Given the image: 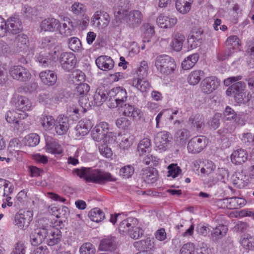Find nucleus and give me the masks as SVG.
Returning a JSON list of instances; mask_svg holds the SVG:
<instances>
[{
	"label": "nucleus",
	"mask_w": 254,
	"mask_h": 254,
	"mask_svg": "<svg viewBox=\"0 0 254 254\" xmlns=\"http://www.w3.org/2000/svg\"><path fill=\"white\" fill-rule=\"evenodd\" d=\"M96 64L98 67L102 70L111 69L114 65L113 60L107 56H101L96 60Z\"/></svg>",
	"instance_id": "a878e982"
},
{
	"label": "nucleus",
	"mask_w": 254,
	"mask_h": 254,
	"mask_svg": "<svg viewBox=\"0 0 254 254\" xmlns=\"http://www.w3.org/2000/svg\"><path fill=\"white\" fill-rule=\"evenodd\" d=\"M119 173L124 178H129L134 173V168L131 165L125 166L120 169Z\"/></svg>",
	"instance_id": "680f3d73"
},
{
	"label": "nucleus",
	"mask_w": 254,
	"mask_h": 254,
	"mask_svg": "<svg viewBox=\"0 0 254 254\" xmlns=\"http://www.w3.org/2000/svg\"><path fill=\"white\" fill-rule=\"evenodd\" d=\"M27 114H22L17 113L15 111H8L5 115V119L6 121L10 124L18 123V119H24L27 117Z\"/></svg>",
	"instance_id": "a19ab883"
},
{
	"label": "nucleus",
	"mask_w": 254,
	"mask_h": 254,
	"mask_svg": "<svg viewBox=\"0 0 254 254\" xmlns=\"http://www.w3.org/2000/svg\"><path fill=\"white\" fill-rule=\"evenodd\" d=\"M109 91L106 90L104 87H99L97 88L93 96L90 97V99H93V102L94 106H100L104 102L108 99Z\"/></svg>",
	"instance_id": "4be33fe9"
},
{
	"label": "nucleus",
	"mask_w": 254,
	"mask_h": 254,
	"mask_svg": "<svg viewBox=\"0 0 254 254\" xmlns=\"http://www.w3.org/2000/svg\"><path fill=\"white\" fill-rule=\"evenodd\" d=\"M90 90V86L86 83L78 84L74 91V95L77 97L87 95Z\"/></svg>",
	"instance_id": "8fccbe9b"
},
{
	"label": "nucleus",
	"mask_w": 254,
	"mask_h": 254,
	"mask_svg": "<svg viewBox=\"0 0 254 254\" xmlns=\"http://www.w3.org/2000/svg\"><path fill=\"white\" fill-rule=\"evenodd\" d=\"M48 228L39 227L34 229L31 233L30 238L32 245L37 246L41 244L47 237Z\"/></svg>",
	"instance_id": "f8f14e48"
},
{
	"label": "nucleus",
	"mask_w": 254,
	"mask_h": 254,
	"mask_svg": "<svg viewBox=\"0 0 254 254\" xmlns=\"http://www.w3.org/2000/svg\"><path fill=\"white\" fill-rule=\"evenodd\" d=\"M9 73L13 79L21 82L28 81L31 77L29 71L21 65H14L10 67Z\"/></svg>",
	"instance_id": "39448f33"
},
{
	"label": "nucleus",
	"mask_w": 254,
	"mask_h": 254,
	"mask_svg": "<svg viewBox=\"0 0 254 254\" xmlns=\"http://www.w3.org/2000/svg\"><path fill=\"white\" fill-rule=\"evenodd\" d=\"M245 88V82L238 81L229 87L226 91V94L228 96H234L237 103H242Z\"/></svg>",
	"instance_id": "423d86ee"
},
{
	"label": "nucleus",
	"mask_w": 254,
	"mask_h": 254,
	"mask_svg": "<svg viewBox=\"0 0 254 254\" xmlns=\"http://www.w3.org/2000/svg\"><path fill=\"white\" fill-rule=\"evenodd\" d=\"M75 55L71 52H64L61 54L59 62L62 68L65 71L72 70L76 64Z\"/></svg>",
	"instance_id": "6e6552de"
},
{
	"label": "nucleus",
	"mask_w": 254,
	"mask_h": 254,
	"mask_svg": "<svg viewBox=\"0 0 254 254\" xmlns=\"http://www.w3.org/2000/svg\"><path fill=\"white\" fill-rule=\"evenodd\" d=\"M71 11L75 15L83 14L85 11V8L83 4L74 2L71 6Z\"/></svg>",
	"instance_id": "69168bd1"
},
{
	"label": "nucleus",
	"mask_w": 254,
	"mask_h": 254,
	"mask_svg": "<svg viewBox=\"0 0 254 254\" xmlns=\"http://www.w3.org/2000/svg\"><path fill=\"white\" fill-rule=\"evenodd\" d=\"M203 38V31L201 28H195L191 31L188 38V43L190 49H193L200 44V41Z\"/></svg>",
	"instance_id": "aec40b11"
},
{
	"label": "nucleus",
	"mask_w": 254,
	"mask_h": 254,
	"mask_svg": "<svg viewBox=\"0 0 254 254\" xmlns=\"http://www.w3.org/2000/svg\"><path fill=\"white\" fill-rule=\"evenodd\" d=\"M134 246L136 248L141 250L151 249L153 247V243L150 238H147L144 240L135 242Z\"/></svg>",
	"instance_id": "13d9d810"
},
{
	"label": "nucleus",
	"mask_w": 254,
	"mask_h": 254,
	"mask_svg": "<svg viewBox=\"0 0 254 254\" xmlns=\"http://www.w3.org/2000/svg\"><path fill=\"white\" fill-rule=\"evenodd\" d=\"M17 110L21 112L20 113L26 114L25 111H29L31 109V103L29 100L25 97L18 96L15 103Z\"/></svg>",
	"instance_id": "c756f323"
},
{
	"label": "nucleus",
	"mask_w": 254,
	"mask_h": 254,
	"mask_svg": "<svg viewBox=\"0 0 254 254\" xmlns=\"http://www.w3.org/2000/svg\"><path fill=\"white\" fill-rule=\"evenodd\" d=\"M155 66L159 72L166 75L172 73L176 67L174 60L166 55H160L156 57Z\"/></svg>",
	"instance_id": "7ed1b4c3"
},
{
	"label": "nucleus",
	"mask_w": 254,
	"mask_h": 254,
	"mask_svg": "<svg viewBox=\"0 0 254 254\" xmlns=\"http://www.w3.org/2000/svg\"><path fill=\"white\" fill-rule=\"evenodd\" d=\"M204 75L205 73L203 70L200 69L194 70L188 75V82L191 85H197Z\"/></svg>",
	"instance_id": "e433bc0d"
},
{
	"label": "nucleus",
	"mask_w": 254,
	"mask_h": 254,
	"mask_svg": "<svg viewBox=\"0 0 254 254\" xmlns=\"http://www.w3.org/2000/svg\"><path fill=\"white\" fill-rule=\"evenodd\" d=\"M32 213L29 211L20 210L14 216L13 224L17 228L23 229L27 227L31 220Z\"/></svg>",
	"instance_id": "0eeeda50"
},
{
	"label": "nucleus",
	"mask_w": 254,
	"mask_h": 254,
	"mask_svg": "<svg viewBox=\"0 0 254 254\" xmlns=\"http://www.w3.org/2000/svg\"><path fill=\"white\" fill-rule=\"evenodd\" d=\"M132 84L141 92H147L150 87V84L145 77L134 78Z\"/></svg>",
	"instance_id": "4c0bfd02"
},
{
	"label": "nucleus",
	"mask_w": 254,
	"mask_h": 254,
	"mask_svg": "<svg viewBox=\"0 0 254 254\" xmlns=\"http://www.w3.org/2000/svg\"><path fill=\"white\" fill-rule=\"evenodd\" d=\"M76 172L79 177L84 178L88 182L103 184L107 181H112L111 174L98 169L82 168L81 169H77Z\"/></svg>",
	"instance_id": "f257e3e1"
},
{
	"label": "nucleus",
	"mask_w": 254,
	"mask_h": 254,
	"mask_svg": "<svg viewBox=\"0 0 254 254\" xmlns=\"http://www.w3.org/2000/svg\"><path fill=\"white\" fill-rule=\"evenodd\" d=\"M151 141L149 138H144L142 139L138 144L137 147V151L138 154L141 156L147 152H149L150 150Z\"/></svg>",
	"instance_id": "de8ad7c7"
},
{
	"label": "nucleus",
	"mask_w": 254,
	"mask_h": 254,
	"mask_svg": "<svg viewBox=\"0 0 254 254\" xmlns=\"http://www.w3.org/2000/svg\"><path fill=\"white\" fill-rule=\"evenodd\" d=\"M110 21V18L109 14L104 11H96L91 19L93 25L101 29L106 28Z\"/></svg>",
	"instance_id": "1a4fd4ad"
},
{
	"label": "nucleus",
	"mask_w": 254,
	"mask_h": 254,
	"mask_svg": "<svg viewBox=\"0 0 254 254\" xmlns=\"http://www.w3.org/2000/svg\"><path fill=\"white\" fill-rule=\"evenodd\" d=\"M239 41V39L237 36H230L227 38L226 44L228 48L234 51L240 46Z\"/></svg>",
	"instance_id": "052dcab7"
},
{
	"label": "nucleus",
	"mask_w": 254,
	"mask_h": 254,
	"mask_svg": "<svg viewBox=\"0 0 254 254\" xmlns=\"http://www.w3.org/2000/svg\"><path fill=\"white\" fill-rule=\"evenodd\" d=\"M247 152L242 149L234 151L231 156L232 162L235 165H240L244 163L248 159Z\"/></svg>",
	"instance_id": "473e14b6"
},
{
	"label": "nucleus",
	"mask_w": 254,
	"mask_h": 254,
	"mask_svg": "<svg viewBox=\"0 0 254 254\" xmlns=\"http://www.w3.org/2000/svg\"><path fill=\"white\" fill-rule=\"evenodd\" d=\"M79 252L80 254H95L96 249L92 244L86 243L80 247Z\"/></svg>",
	"instance_id": "bf43d9fd"
},
{
	"label": "nucleus",
	"mask_w": 254,
	"mask_h": 254,
	"mask_svg": "<svg viewBox=\"0 0 254 254\" xmlns=\"http://www.w3.org/2000/svg\"><path fill=\"white\" fill-rule=\"evenodd\" d=\"M60 26V21L54 18H48L43 20L40 24V27L44 31H56Z\"/></svg>",
	"instance_id": "b1692460"
},
{
	"label": "nucleus",
	"mask_w": 254,
	"mask_h": 254,
	"mask_svg": "<svg viewBox=\"0 0 254 254\" xmlns=\"http://www.w3.org/2000/svg\"><path fill=\"white\" fill-rule=\"evenodd\" d=\"M185 40V37L183 34L179 32L176 33L171 42V46L173 49L177 52L180 51Z\"/></svg>",
	"instance_id": "79ce46f5"
},
{
	"label": "nucleus",
	"mask_w": 254,
	"mask_h": 254,
	"mask_svg": "<svg viewBox=\"0 0 254 254\" xmlns=\"http://www.w3.org/2000/svg\"><path fill=\"white\" fill-rule=\"evenodd\" d=\"M219 85L218 80L214 76L207 77L201 82L200 88L203 93L208 94L216 90Z\"/></svg>",
	"instance_id": "ddd939ff"
},
{
	"label": "nucleus",
	"mask_w": 254,
	"mask_h": 254,
	"mask_svg": "<svg viewBox=\"0 0 254 254\" xmlns=\"http://www.w3.org/2000/svg\"><path fill=\"white\" fill-rule=\"evenodd\" d=\"M170 135V133L166 131H162L156 133L154 137V143L156 149L160 151L167 149L171 140Z\"/></svg>",
	"instance_id": "9b49d317"
},
{
	"label": "nucleus",
	"mask_w": 254,
	"mask_h": 254,
	"mask_svg": "<svg viewBox=\"0 0 254 254\" xmlns=\"http://www.w3.org/2000/svg\"><path fill=\"white\" fill-rule=\"evenodd\" d=\"M142 178L148 184L154 183L158 178V172L154 168H146L142 169Z\"/></svg>",
	"instance_id": "c85d7f7f"
},
{
	"label": "nucleus",
	"mask_w": 254,
	"mask_h": 254,
	"mask_svg": "<svg viewBox=\"0 0 254 254\" xmlns=\"http://www.w3.org/2000/svg\"><path fill=\"white\" fill-rule=\"evenodd\" d=\"M93 126L92 122L88 119H83L80 121L77 125L75 129L76 134L84 136L86 135Z\"/></svg>",
	"instance_id": "393cba45"
},
{
	"label": "nucleus",
	"mask_w": 254,
	"mask_h": 254,
	"mask_svg": "<svg viewBox=\"0 0 254 254\" xmlns=\"http://www.w3.org/2000/svg\"><path fill=\"white\" fill-rule=\"evenodd\" d=\"M99 127L96 126L91 132L92 137L96 141H99L107 136L106 132L103 131Z\"/></svg>",
	"instance_id": "6e6d98bb"
},
{
	"label": "nucleus",
	"mask_w": 254,
	"mask_h": 254,
	"mask_svg": "<svg viewBox=\"0 0 254 254\" xmlns=\"http://www.w3.org/2000/svg\"><path fill=\"white\" fill-rule=\"evenodd\" d=\"M168 177H172L175 178L181 174L182 170L177 164H171L168 167Z\"/></svg>",
	"instance_id": "e2e57ef3"
},
{
	"label": "nucleus",
	"mask_w": 254,
	"mask_h": 254,
	"mask_svg": "<svg viewBox=\"0 0 254 254\" xmlns=\"http://www.w3.org/2000/svg\"><path fill=\"white\" fill-rule=\"evenodd\" d=\"M26 247L23 242L16 243L11 254H25Z\"/></svg>",
	"instance_id": "774afa93"
},
{
	"label": "nucleus",
	"mask_w": 254,
	"mask_h": 254,
	"mask_svg": "<svg viewBox=\"0 0 254 254\" xmlns=\"http://www.w3.org/2000/svg\"><path fill=\"white\" fill-rule=\"evenodd\" d=\"M206 146V138L204 136H195L191 138L188 144V150L192 154L201 152Z\"/></svg>",
	"instance_id": "9d476101"
},
{
	"label": "nucleus",
	"mask_w": 254,
	"mask_h": 254,
	"mask_svg": "<svg viewBox=\"0 0 254 254\" xmlns=\"http://www.w3.org/2000/svg\"><path fill=\"white\" fill-rule=\"evenodd\" d=\"M202 166L200 169V172L203 174H209L215 169V165L211 161L204 160L202 161Z\"/></svg>",
	"instance_id": "3c124183"
},
{
	"label": "nucleus",
	"mask_w": 254,
	"mask_h": 254,
	"mask_svg": "<svg viewBox=\"0 0 254 254\" xmlns=\"http://www.w3.org/2000/svg\"><path fill=\"white\" fill-rule=\"evenodd\" d=\"M25 144L29 146H35L37 145L40 141V137L36 133H30L25 136Z\"/></svg>",
	"instance_id": "5fc2aeb1"
},
{
	"label": "nucleus",
	"mask_w": 254,
	"mask_h": 254,
	"mask_svg": "<svg viewBox=\"0 0 254 254\" xmlns=\"http://www.w3.org/2000/svg\"><path fill=\"white\" fill-rule=\"evenodd\" d=\"M90 94H88L86 96H83L79 97L78 99V103L82 109V113H84L87 111V110L89 109L92 106H94L93 101L90 100Z\"/></svg>",
	"instance_id": "a18cd8bd"
},
{
	"label": "nucleus",
	"mask_w": 254,
	"mask_h": 254,
	"mask_svg": "<svg viewBox=\"0 0 254 254\" xmlns=\"http://www.w3.org/2000/svg\"><path fill=\"white\" fill-rule=\"evenodd\" d=\"M199 56L197 53L192 54L187 57L182 63V67L184 70L192 68L197 62Z\"/></svg>",
	"instance_id": "37998d69"
},
{
	"label": "nucleus",
	"mask_w": 254,
	"mask_h": 254,
	"mask_svg": "<svg viewBox=\"0 0 254 254\" xmlns=\"http://www.w3.org/2000/svg\"><path fill=\"white\" fill-rule=\"evenodd\" d=\"M88 216L92 221L99 222L104 219L105 214L99 208H94L89 211Z\"/></svg>",
	"instance_id": "49530a36"
},
{
	"label": "nucleus",
	"mask_w": 254,
	"mask_h": 254,
	"mask_svg": "<svg viewBox=\"0 0 254 254\" xmlns=\"http://www.w3.org/2000/svg\"><path fill=\"white\" fill-rule=\"evenodd\" d=\"M190 136V132L188 130L183 128L179 130L175 134V138L177 141L180 143H184Z\"/></svg>",
	"instance_id": "864d4df0"
},
{
	"label": "nucleus",
	"mask_w": 254,
	"mask_h": 254,
	"mask_svg": "<svg viewBox=\"0 0 254 254\" xmlns=\"http://www.w3.org/2000/svg\"><path fill=\"white\" fill-rule=\"evenodd\" d=\"M45 140L46 149L48 152L56 155L63 153V149L56 139L48 136L46 137Z\"/></svg>",
	"instance_id": "a211bd4d"
},
{
	"label": "nucleus",
	"mask_w": 254,
	"mask_h": 254,
	"mask_svg": "<svg viewBox=\"0 0 254 254\" xmlns=\"http://www.w3.org/2000/svg\"><path fill=\"white\" fill-rule=\"evenodd\" d=\"M40 122L45 129L50 130L54 127L55 120L51 116L42 115L40 118Z\"/></svg>",
	"instance_id": "09e8293b"
},
{
	"label": "nucleus",
	"mask_w": 254,
	"mask_h": 254,
	"mask_svg": "<svg viewBox=\"0 0 254 254\" xmlns=\"http://www.w3.org/2000/svg\"><path fill=\"white\" fill-rule=\"evenodd\" d=\"M50 51L46 54H40L37 58L36 61L43 67H49L53 65L54 63L61 56L62 49L58 46L54 45Z\"/></svg>",
	"instance_id": "20e7f679"
},
{
	"label": "nucleus",
	"mask_w": 254,
	"mask_h": 254,
	"mask_svg": "<svg viewBox=\"0 0 254 254\" xmlns=\"http://www.w3.org/2000/svg\"><path fill=\"white\" fill-rule=\"evenodd\" d=\"M211 236L213 240L217 241L225 237L228 231L227 226L223 224H219L212 228Z\"/></svg>",
	"instance_id": "c9c22d12"
},
{
	"label": "nucleus",
	"mask_w": 254,
	"mask_h": 254,
	"mask_svg": "<svg viewBox=\"0 0 254 254\" xmlns=\"http://www.w3.org/2000/svg\"><path fill=\"white\" fill-rule=\"evenodd\" d=\"M48 229V234L46 237L48 245L53 246L60 243L62 238V232L59 229L55 227H50Z\"/></svg>",
	"instance_id": "6ab92c4d"
},
{
	"label": "nucleus",
	"mask_w": 254,
	"mask_h": 254,
	"mask_svg": "<svg viewBox=\"0 0 254 254\" xmlns=\"http://www.w3.org/2000/svg\"><path fill=\"white\" fill-rule=\"evenodd\" d=\"M54 126L58 134L60 135L65 134L69 127L68 118L64 115H59L55 121Z\"/></svg>",
	"instance_id": "4468645a"
},
{
	"label": "nucleus",
	"mask_w": 254,
	"mask_h": 254,
	"mask_svg": "<svg viewBox=\"0 0 254 254\" xmlns=\"http://www.w3.org/2000/svg\"><path fill=\"white\" fill-rule=\"evenodd\" d=\"M189 123L195 127L197 130L201 129L204 125L203 119L199 114L191 115L189 118Z\"/></svg>",
	"instance_id": "c03bdc74"
},
{
	"label": "nucleus",
	"mask_w": 254,
	"mask_h": 254,
	"mask_svg": "<svg viewBox=\"0 0 254 254\" xmlns=\"http://www.w3.org/2000/svg\"><path fill=\"white\" fill-rule=\"evenodd\" d=\"M157 25L162 28H170L177 22V19L175 17H169L160 14L157 18Z\"/></svg>",
	"instance_id": "cd10ccee"
},
{
	"label": "nucleus",
	"mask_w": 254,
	"mask_h": 254,
	"mask_svg": "<svg viewBox=\"0 0 254 254\" xmlns=\"http://www.w3.org/2000/svg\"><path fill=\"white\" fill-rule=\"evenodd\" d=\"M108 106L115 108L123 105L127 101V96L126 90L121 87H117L109 91Z\"/></svg>",
	"instance_id": "f03ea898"
},
{
	"label": "nucleus",
	"mask_w": 254,
	"mask_h": 254,
	"mask_svg": "<svg viewBox=\"0 0 254 254\" xmlns=\"http://www.w3.org/2000/svg\"><path fill=\"white\" fill-rule=\"evenodd\" d=\"M129 9V1L128 0H119L115 8L114 15L116 19H124Z\"/></svg>",
	"instance_id": "412c9836"
},
{
	"label": "nucleus",
	"mask_w": 254,
	"mask_h": 254,
	"mask_svg": "<svg viewBox=\"0 0 254 254\" xmlns=\"http://www.w3.org/2000/svg\"><path fill=\"white\" fill-rule=\"evenodd\" d=\"M226 207L230 209H238L244 206L246 200L240 197H232L224 199Z\"/></svg>",
	"instance_id": "f704fd0d"
},
{
	"label": "nucleus",
	"mask_w": 254,
	"mask_h": 254,
	"mask_svg": "<svg viewBox=\"0 0 254 254\" xmlns=\"http://www.w3.org/2000/svg\"><path fill=\"white\" fill-rule=\"evenodd\" d=\"M127 25L130 27L138 26L142 22L143 15L138 10H134L127 12V15L124 17Z\"/></svg>",
	"instance_id": "2eb2a0df"
},
{
	"label": "nucleus",
	"mask_w": 254,
	"mask_h": 254,
	"mask_svg": "<svg viewBox=\"0 0 254 254\" xmlns=\"http://www.w3.org/2000/svg\"><path fill=\"white\" fill-rule=\"evenodd\" d=\"M194 245L192 243H188L181 249L180 254H194Z\"/></svg>",
	"instance_id": "338daca9"
},
{
	"label": "nucleus",
	"mask_w": 254,
	"mask_h": 254,
	"mask_svg": "<svg viewBox=\"0 0 254 254\" xmlns=\"http://www.w3.org/2000/svg\"><path fill=\"white\" fill-rule=\"evenodd\" d=\"M138 222L137 219L133 217H129L123 220L119 225V230L121 233L127 234L132 228L138 225Z\"/></svg>",
	"instance_id": "5701e85b"
},
{
	"label": "nucleus",
	"mask_w": 254,
	"mask_h": 254,
	"mask_svg": "<svg viewBox=\"0 0 254 254\" xmlns=\"http://www.w3.org/2000/svg\"><path fill=\"white\" fill-rule=\"evenodd\" d=\"M193 0H176L177 10L182 14H187L191 9Z\"/></svg>",
	"instance_id": "72a5a7b5"
},
{
	"label": "nucleus",
	"mask_w": 254,
	"mask_h": 254,
	"mask_svg": "<svg viewBox=\"0 0 254 254\" xmlns=\"http://www.w3.org/2000/svg\"><path fill=\"white\" fill-rule=\"evenodd\" d=\"M240 243L246 250H253L254 249V237L249 234H243L241 237Z\"/></svg>",
	"instance_id": "58836bf2"
},
{
	"label": "nucleus",
	"mask_w": 254,
	"mask_h": 254,
	"mask_svg": "<svg viewBox=\"0 0 254 254\" xmlns=\"http://www.w3.org/2000/svg\"><path fill=\"white\" fill-rule=\"evenodd\" d=\"M115 238L109 236L102 239L100 242L99 249L103 251H112L115 248Z\"/></svg>",
	"instance_id": "ea45409f"
},
{
	"label": "nucleus",
	"mask_w": 254,
	"mask_h": 254,
	"mask_svg": "<svg viewBox=\"0 0 254 254\" xmlns=\"http://www.w3.org/2000/svg\"><path fill=\"white\" fill-rule=\"evenodd\" d=\"M6 23L7 32L11 34H17L22 29V22L17 16L9 17L6 21Z\"/></svg>",
	"instance_id": "f3484780"
},
{
	"label": "nucleus",
	"mask_w": 254,
	"mask_h": 254,
	"mask_svg": "<svg viewBox=\"0 0 254 254\" xmlns=\"http://www.w3.org/2000/svg\"><path fill=\"white\" fill-rule=\"evenodd\" d=\"M119 107L125 116L132 117L133 119L140 117V111L133 106L125 103Z\"/></svg>",
	"instance_id": "bb28decb"
},
{
	"label": "nucleus",
	"mask_w": 254,
	"mask_h": 254,
	"mask_svg": "<svg viewBox=\"0 0 254 254\" xmlns=\"http://www.w3.org/2000/svg\"><path fill=\"white\" fill-rule=\"evenodd\" d=\"M233 184L236 187L241 189L244 188L248 183V177L242 172H235L231 178Z\"/></svg>",
	"instance_id": "7c9ffc66"
},
{
	"label": "nucleus",
	"mask_w": 254,
	"mask_h": 254,
	"mask_svg": "<svg viewBox=\"0 0 254 254\" xmlns=\"http://www.w3.org/2000/svg\"><path fill=\"white\" fill-rule=\"evenodd\" d=\"M39 77L41 82L45 85L52 86L54 85L57 81V74L53 70L47 69L40 72Z\"/></svg>",
	"instance_id": "dca6fc26"
},
{
	"label": "nucleus",
	"mask_w": 254,
	"mask_h": 254,
	"mask_svg": "<svg viewBox=\"0 0 254 254\" xmlns=\"http://www.w3.org/2000/svg\"><path fill=\"white\" fill-rule=\"evenodd\" d=\"M148 66L146 61H143L140 63L139 66L136 70L138 77H145L148 74Z\"/></svg>",
	"instance_id": "0e129e2a"
},
{
	"label": "nucleus",
	"mask_w": 254,
	"mask_h": 254,
	"mask_svg": "<svg viewBox=\"0 0 254 254\" xmlns=\"http://www.w3.org/2000/svg\"><path fill=\"white\" fill-rule=\"evenodd\" d=\"M64 22L62 23V25L60 22V26L57 31L65 36L71 35L73 30L72 22L68 17H64Z\"/></svg>",
	"instance_id": "2f4dec72"
},
{
	"label": "nucleus",
	"mask_w": 254,
	"mask_h": 254,
	"mask_svg": "<svg viewBox=\"0 0 254 254\" xmlns=\"http://www.w3.org/2000/svg\"><path fill=\"white\" fill-rule=\"evenodd\" d=\"M116 125L120 129L127 130L130 127L131 122L126 117H121L116 120Z\"/></svg>",
	"instance_id": "4d7b16f0"
},
{
	"label": "nucleus",
	"mask_w": 254,
	"mask_h": 254,
	"mask_svg": "<svg viewBox=\"0 0 254 254\" xmlns=\"http://www.w3.org/2000/svg\"><path fill=\"white\" fill-rule=\"evenodd\" d=\"M69 48L74 52L79 51L82 48V45L80 40L77 37H71L68 40Z\"/></svg>",
	"instance_id": "603ef678"
}]
</instances>
